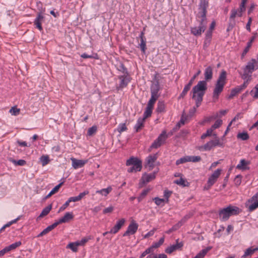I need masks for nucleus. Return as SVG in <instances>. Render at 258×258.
Listing matches in <instances>:
<instances>
[{"label":"nucleus","instance_id":"1","mask_svg":"<svg viewBox=\"0 0 258 258\" xmlns=\"http://www.w3.org/2000/svg\"><path fill=\"white\" fill-rule=\"evenodd\" d=\"M209 6V3L206 0H200L199 5V12L197 15V18L201 19L199 27L191 28V33L195 36H200L202 32H204L206 28L207 25V9Z\"/></svg>","mask_w":258,"mask_h":258},{"label":"nucleus","instance_id":"2","mask_svg":"<svg viewBox=\"0 0 258 258\" xmlns=\"http://www.w3.org/2000/svg\"><path fill=\"white\" fill-rule=\"evenodd\" d=\"M207 89V84L206 81H200L192 89V98L196 101V107H199L203 101V96Z\"/></svg>","mask_w":258,"mask_h":258},{"label":"nucleus","instance_id":"3","mask_svg":"<svg viewBox=\"0 0 258 258\" xmlns=\"http://www.w3.org/2000/svg\"><path fill=\"white\" fill-rule=\"evenodd\" d=\"M226 72L222 70L216 82L215 88L213 91V97L218 99L220 94L222 92L224 86L226 84Z\"/></svg>","mask_w":258,"mask_h":258},{"label":"nucleus","instance_id":"4","mask_svg":"<svg viewBox=\"0 0 258 258\" xmlns=\"http://www.w3.org/2000/svg\"><path fill=\"white\" fill-rule=\"evenodd\" d=\"M241 210L237 207L230 205L223 208L219 211V217L222 221H226L229 218L233 215L240 213Z\"/></svg>","mask_w":258,"mask_h":258},{"label":"nucleus","instance_id":"5","mask_svg":"<svg viewBox=\"0 0 258 258\" xmlns=\"http://www.w3.org/2000/svg\"><path fill=\"white\" fill-rule=\"evenodd\" d=\"M168 138V135H166L165 131H163L162 133L158 136L151 145L150 148L157 149L160 147L161 145Z\"/></svg>","mask_w":258,"mask_h":258},{"label":"nucleus","instance_id":"6","mask_svg":"<svg viewBox=\"0 0 258 258\" xmlns=\"http://www.w3.org/2000/svg\"><path fill=\"white\" fill-rule=\"evenodd\" d=\"M127 166L135 167L136 171H141L142 168V161L136 157H132L126 161Z\"/></svg>","mask_w":258,"mask_h":258},{"label":"nucleus","instance_id":"7","mask_svg":"<svg viewBox=\"0 0 258 258\" xmlns=\"http://www.w3.org/2000/svg\"><path fill=\"white\" fill-rule=\"evenodd\" d=\"M158 153L150 155L146 159L145 167L151 170L155 167L154 163L158 158Z\"/></svg>","mask_w":258,"mask_h":258},{"label":"nucleus","instance_id":"8","mask_svg":"<svg viewBox=\"0 0 258 258\" xmlns=\"http://www.w3.org/2000/svg\"><path fill=\"white\" fill-rule=\"evenodd\" d=\"M158 172H154L153 173L147 174L145 173L143 175L141 181L140 182V187H142L143 184H145L150 181L152 180L153 179H155L156 177V174Z\"/></svg>","mask_w":258,"mask_h":258},{"label":"nucleus","instance_id":"9","mask_svg":"<svg viewBox=\"0 0 258 258\" xmlns=\"http://www.w3.org/2000/svg\"><path fill=\"white\" fill-rule=\"evenodd\" d=\"M255 70H256V59L252 58L243 68V72H245V75H247V73L252 74V72Z\"/></svg>","mask_w":258,"mask_h":258},{"label":"nucleus","instance_id":"10","mask_svg":"<svg viewBox=\"0 0 258 258\" xmlns=\"http://www.w3.org/2000/svg\"><path fill=\"white\" fill-rule=\"evenodd\" d=\"M44 21V17L42 15V9H39V12L37 13L36 18L34 20V24L40 31L43 30L41 24Z\"/></svg>","mask_w":258,"mask_h":258},{"label":"nucleus","instance_id":"11","mask_svg":"<svg viewBox=\"0 0 258 258\" xmlns=\"http://www.w3.org/2000/svg\"><path fill=\"white\" fill-rule=\"evenodd\" d=\"M139 225L135 221H132L128 225L126 231L123 234V236L134 234L137 231Z\"/></svg>","mask_w":258,"mask_h":258},{"label":"nucleus","instance_id":"12","mask_svg":"<svg viewBox=\"0 0 258 258\" xmlns=\"http://www.w3.org/2000/svg\"><path fill=\"white\" fill-rule=\"evenodd\" d=\"M222 170L217 169L209 177L208 181L209 186H212L217 181V179L221 173Z\"/></svg>","mask_w":258,"mask_h":258},{"label":"nucleus","instance_id":"13","mask_svg":"<svg viewBox=\"0 0 258 258\" xmlns=\"http://www.w3.org/2000/svg\"><path fill=\"white\" fill-rule=\"evenodd\" d=\"M178 241L179 239H178L176 240V243L175 244H173L170 246L167 247L165 249V252L167 253L170 254L175 250L181 249L183 246V243L182 242H179Z\"/></svg>","mask_w":258,"mask_h":258},{"label":"nucleus","instance_id":"14","mask_svg":"<svg viewBox=\"0 0 258 258\" xmlns=\"http://www.w3.org/2000/svg\"><path fill=\"white\" fill-rule=\"evenodd\" d=\"M125 221V220L123 218L119 220L114 227L110 230L109 233L113 234L116 233L124 225Z\"/></svg>","mask_w":258,"mask_h":258},{"label":"nucleus","instance_id":"15","mask_svg":"<svg viewBox=\"0 0 258 258\" xmlns=\"http://www.w3.org/2000/svg\"><path fill=\"white\" fill-rule=\"evenodd\" d=\"M72 161V166L75 169L81 168L87 162V160H77L75 158L71 159Z\"/></svg>","mask_w":258,"mask_h":258},{"label":"nucleus","instance_id":"16","mask_svg":"<svg viewBox=\"0 0 258 258\" xmlns=\"http://www.w3.org/2000/svg\"><path fill=\"white\" fill-rule=\"evenodd\" d=\"M256 33H255L254 35L252 37H251L249 41L247 43L246 46L244 48V49L243 50V51L241 54V59H243L244 57V56H245V55L246 54V53L248 52L251 46L252 43L253 42V41L254 40V39L256 38Z\"/></svg>","mask_w":258,"mask_h":258},{"label":"nucleus","instance_id":"17","mask_svg":"<svg viewBox=\"0 0 258 258\" xmlns=\"http://www.w3.org/2000/svg\"><path fill=\"white\" fill-rule=\"evenodd\" d=\"M159 89L160 87L158 82L152 84L151 86V97L158 98L159 95L158 93Z\"/></svg>","mask_w":258,"mask_h":258},{"label":"nucleus","instance_id":"18","mask_svg":"<svg viewBox=\"0 0 258 258\" xmlns=\"http://www.w3.org/2000/svg\"><path fill=\"white\" fill-rule=\"evenodd\" d=\"M118 78L120 80L119 87L121 88L126 87L130 81V77H128V75H127L120 76Z\"/></svg>","mask_w":258,"mask_h":258},{"label":"nucleus","instance_id":"19","mask_svg":"<svg viewBox=\"0 0 258 258\" xmlns=\"http://www.w3.org/2000/svg\"><path fill=\"white\" fill-rule=\"evenodd\" d=\"M204 76L206 82L211 80L213 78V69L211 66L208 67L205 70Z\"/></svg>","mask_w":258,"mask_h":258},{"label":"nucleus","instance_id":"20","mask_svg":"<svg viewBox=\"0 0 258 258\" xmlns=\"http://www.w3.org/2000/svg\"><path fill=\"white\" fill-rule=\"evenodd\" d=\"M249 164V162L246 161L245 159H241L239 163L236 166V168L242 170L249 169V167L247 165Z\"/></svg>","mask_w":258,"mask_h":258},{"label":"nucleus","instance_id":"21","mask_svg":"<svg viewBox=\"0 0 258 258\" xmlns=\"http://www.w3.org/2000/svg\"><path fill=\"white\" fill-rule=\"evenodd\" d=\"M144 118L141 117L138 118L137 122L134 127L136 132H139V131L144 126Z\"/></svg>","mask_w":258,"mask_h":258},{"label":"nucleus","instance_id":"22","mask_svg":"<svg viewBox=\"0 0 258 258\" xmlns=\"http://www.w3.org/2000/svg\"><path fill=\"white\" fill-rule=\"evenodd\" d=\"M52 208L51 205H49L46 207L45 208H44L39 215V216L37 217V220H38L40 218L43 217L45 216H46L48 214V213L50 212L51 209Z\"/></svg>","mask_w":258,"mask_h":258},{"label":"nucleus","instance_id":"23","mask_svg":"<svg viewBox=\"0 0 258 258\" xmlns=\"http://www.w3.org/2000/svg\"><path fill=\"white\" fill-rule=\"evenodd\" d=\"M74 218V216L72 213L67 212L66 213L64 216L61 218L59 219L61 223H66L69 222L70 220L73 219Z\"/></svg>","mask_w":258,"mask_h":258},{"label":"nucleus","instance_id":"24","mask_svg":"<svg viewBox=\"0 0 258 258\" xmlns=\"http://www.w3.org/2000/svg\"><path fill=\"white\" fill-rule=\"evenodd\" d=\"M258 251V247L253 248V247H250L246 249L244 254L242 256V258H245L248 255H251L255 251Z\"/></svg>","mask_w":258,"mask_h":258},{"label":"nucleus","instance_id":"25","mask_svg":"<svg viewBox=\"0 0 258 258\" xmlns=\"http://www.w3.org/2000/svg\"><path fill=\"white\" fill-rule=\"evenodd\" d=\"M112 190L111 186H108L106 188H103L100 190H98L96 191V194H99L103 196H107Z\"/></svg>","mask_w":258,"mask_h":258},{"label":"nucleus","instance_id":"26","mask_svg":"<svg viewBox=\"0 0 258 258\" xmlns=\"http://www.w3.org/2000/svg\"><path fill=\"white\" fill-rule=\"evenodd\" d=\"M212 249L211 246H208L207 248L202 249L193 258H204L207 252Z\"/></svg>","mask_w":258,"mask_h":258},{"label":"nucleus","instance_id":"27","mask_svg":"<svg viewBox=\"0 0 258 258\" xmlns=\"http://www.w3.org/2000/svg\"><path fill=\"white\" fill-rule=\"evenodd\" d=\"M246 206H248V210L249 212H252L258 208V201H254L252 203L246 202Z\"/></svg>","mask_w":258,"mask_h":258},{"label":"nucleus","instance_id":"28","mask_svg":"<svg viewBox=\"0 0 258 258\" xmlns=\"http://www.w3.org/2000/svg\"><path fill=\"white\" fill-rule=\"evenodd\" d=\"M116 68L117 69L124 74L123 75H128V73L127 70V69L125 67L124 65L121 62H119L116 64Z\"/></svg>","mask_w":258,"mask_h":258},{"label":"nucleus","instance_id":"29","mask_svg":"<svg viewBox=\"0 0 258 258\" xmlns=\"http://www.w3.org/2000/svg\"><path fill=\"white\" fill-rule=\"evenodd\" d=\"M141 42L139 44V47L141 49V50L143 53H145L146 50L147 49L146 47V38H140Z\"/></svg>","mask_w":258,"mask_h":258},{"label":"nucleus","instance_id":"30","mask_svg":"<svg viewBox=\"0 0 258 258\" xmlns=\"http://www.w3.org/2000/svg\"><path fill=\"white\" fill-rule=\"evenodd\" d=\"M63 184V182H61L60 183H59L58 185L55 186L51 191L46 196V199L49 198L51 197L52 195L54 194L55 193L57 192L59 189V188L61 186V185Z\"/></svg>","mask_w":258,"mask_h":258},{"label":"nucleus","instance_id":"31","mask_svg":"<svg viewBox=\"0 0 258 258\" xmlns=\"http://www.w3.org/2000/svg\"><path fill=\"white\" fill-rule=\"evenodd\" d=\"M241 91V90L240 88L238 86H237L231 90L230 94L228 96V99H232L233 97L236 95L238 93H240Z\"/></svg>","mask_w":258,"mask_h":258},{"label":"nucleus","instance_id":"32","mask_svg":"<svg viewBox=\"0 0 258 258\" xmlns=\"http://www.w3.org/2000/svg\"><path fill=\"white\" fill-rule=\"evenodd\" d=\"M191 85H190L189 84H187L185 86V87L183 88V90L179 96L178 99H180L181 98H183L187 94V92L190 89Z\"/></svg>","mask_w":258,"mask_h":258},{"label":"nucleus","instance_id":"33","mask_svg":"<svg viewBox=\"0 0 258 258\" xmlns=\"http://www.w3.org/2000/svg\"><path fill=\"white\" fill-rule=\"evenodd\" d=\"M247 0H242L241 4L240 5V7L239 9V12L238 14V16L241 17L242 15V13L245 10V4L246 3Z\"/></svg>","mask_w":258,"mask_h":258},{"label":"nucleus","instance_id":"34","mask_svg":"<svg viewBox=\"0 0 258 258\" xmlns=\"http://www.w3.org/2000/svg\"><path fill=\"white\" fill-rule=\"evenodd\" d=\"M237 139L242 141H245L249 139V137L247 132L239 133L237 135Z\"/></svg>","mask_w":258,"mask_h":258},{"label":"nucleus","instance_id":"35","mask_svg":"<svg viewBox=\"0 0 258 258\" xmlns=\"http://www.w3.org/2000/svg\"><path fill=\"white\" fill-rule=\"evenodd\" d=\"M153 200L157 206H161L162 207L164 206L165 203H166L165 200L164 199H160L158 197H155L153 198Z\"/></svg>","mask_w":258,"mask_h":258},{"label":"nucleus","instance_id":"36","mask_svg":"<svg viewBox=\"0 0 258 258\" xmlns=\"http://www.w3.org/2000/svg\"><path fill=\"white\" fill-rule=\"evenodd\" d=\"M213 136L215 137L216 139L214 140H212L213 142L214 147L216 146L223 147L224 143L222 141H220L217 137V135L215 134H213Z\"/></svg>","mask_w":258,"mask_h":258},{"label":"nucleus","instance_id":"37","mask_svg":"<svg viewBox=\"0 0 258 258\" xmlns=\"http://www.w3.org/2000/svg\"><path fill=\"white\" fill-rule=\"evenodd\" d=\"M22 244V243L21 241H17L14 243H12V244L6 247L8 251H10L11 250L15 249L17 247H19Z\"/></svg>","mask_w":258,"mask_h":258},{"label":"nucleus","instance_id":"38","mask_svg":"<svg viewBox=\"0 0 258 258\" xmlns=\"http://www.w3.org/2000/svg\"><path fill=\"white\" fill-rule=\"evenodd\" d=\"M78 244L77 242L70 243L67 246V248H70L73 252H77L78 251Z\"/></svg>","mask_w":258,"mask_h":258},{"label":"nucleus","instance_id":"39","mask_svg":"<svg viewBox=\"0 0 258 258\" xmlns=\"http://www.w3.org/2000/svg\"><path fill=\"white\" fill-rule=\"evenodd\" d=\"M165 110V104L163 102L159 101L156 110L158 112H162Z\"/></svg>","mask_w":258,"mask_h":258},{"label":"nucleus","instance_id":"40","mask_svg":"<svg viewBox=\"0 0 258 258\" xmlns=\"http://www.w3.org/2000/svg\"><path fill=\"white\" fill-rule=\"evenodd\" d=\"M149 191L150 189H145L142 191L139 197L138 198L139 202H141L147 196Z\"/></svg>","mask_w":258,"mask_h":258},{"label":"nucleus","instance_id":"41","mask_svg":"<svg viewBox=\"0 0 258 258\" xmlns=\"http://www.w3.org/2000/svg\"><path fill=\"white\" fill-rule=\"evenodd\" d=\"M152 108L147 107L146 108V110L144 113V117H143V118H144V119L145 120L147 118L150 116L152 113Z\"/></svg>","mask_w":258,"mask_h":258},{"label":"nucleus","instance_id":"42","mask_svg":"<svg viewBox=\"0 0 258 258\" xmlns=\"http://www.w3.org/2000/svg\"><path fill=\"white\" fill-rule=\"evenodd\" d=\"M213 142L212 140H211L210 141L207 143L204 146L203 148L206 151H210L211 149H212L213 147Z\"/></svg>","mask_w":258,"mask_h":258},{"label":"nucleus","instance_id":"43","mask_svg":"<svg viewBox=\"0 0 258 258\" xmlns=\"http://www.w3.org/2000/svg\"><path fill=\"white\" fill-rule=\"evenodd\" d=\"M157 99L158 98H155V97H151L150 99L149 100V101L148 102L147 107L153 109L154 105L156 101L157 100Z\"/></svg>","mask_w":258,"mask_h":258},{"label":"nucleus","instance_id":"44","mask_svg":"<svg viewBox=\"0 0 258 258\" xmlns=\"http://www.w3.org/2000/svg\"><path fill=\"white\" fill-rule=\"evenodd\" d=\"M40 161L42 166L47 165L49 162V159L48 156H42L40 157Z\"/></svg>","mask_w":258,"mask_h":258},{"label":"nucleus","instance_id":"45","mask_svg":"<svg viewBox=\"0 0 258 258\" xmlns=\"http://www.w3.org/2000/svg\"><path fill=\"white\" fill-rule=\"evenodd\" d=\"M188 162H197L201 160L200 156H188Z\"/></svg>","mask_w":258,"mask_h":258},{"label":"nucleus","instance_id":"46","mask_svg":"<svg viewBox=\"0 0 258 258\" xmlns=\"http://www.w3.org/2000/svg\"><path fill=\"white\" fill-rule=\"evenodd\" d=\"M127 129V128L126 126L125 123H120L118 125L117 130L118 132H119V133H121L122 132L126 131Z\"/></svg>","mask_w":258,"mask_h":258},{"label":"nucleus","instance_id":"47","mask_svg":"<svg viewBox=\"0 0 258 258\" xmlns=\"http://www.w3.org/2000/svg\"><path fill=\"white\" fill-rule=\"evenodd\" d=\"M186 162H188V156L183 157L177 160L176 161V164L178 165L180 164H183Z\"/></svg>","mask_w":258,"mask_h":258},{"label":"nucleus","instance_id":"48","mask_svg":"<svg viewBox=\"0 0 258 258\" xmlns=\"http://www.w3.org/2000/svg\"><path fill=\"white\" fill-rule=\"evenodd\" d=\"M185 182H187L185 179L182 177L180 178V179H179L174 181L175 183L182 185L183 187L186 186V185L185 184Z\"/></svg>","mask_w":258,"mask_h":258},{"label":"nucleus","instance_id":"49","mask_svg":"<svg viewBox=\"0 0 258 258\" xmlns=\"http://www.w3.org/2000/svg\"><path fill=\"white\" fill-rule=\"evenodd\" d=\"M97 129L96 126L95 125L90 127L87 132L88 135L90 136L93 135L96 132Z\"/></svg>","mask_w":258,"mask_h":258},{"label":"nucleus","instance_id":"50","mask_svg":"<svg viewBox=\"0 0 258 258\" xmlns=\"http://www.w3.org/2000/svg\"><path fill=\"white\" fill-rule=\"evenodd\" d=\"M12 162L16 165L19 166H23L26 164V162L25 160L23 159H20L18 161L15 160H13Z\"/></svg>","mask_w":258,"mask_h":258},{"label":"nucleus","instance_id":"51","mask_svg":"<svg viewBox=\"0 0 258 258\" xmlns=\"http://www.w3.org/2000/svg\"><path fill=\"white\" fill-rule=\"evenodd\" d=\"M222 123V120L221 119L217 120L214 124L212 125L211 128L213 129V131L216 128H218Z\"/></svg>","mask_w":258,"mask_h":258},{"label":"nucleus","instance_id":"52","mask_svg":"<svg viewBox=\"0 0 258 258\" xmlns=\"http://www.w3.org/2000/svg\"><path fill=\"white\" fill-rule=\"evenodd\" d=\"M181 225H180V223H179L178 222L175 225H174L171 228H170V229H169L167 232L166 233H168V234H169L171 232H172V231H175L176 230H177L179 228H180L181 227Z\"/></svg>","mask_w":258,"mask_h":258},{"label":"nucleus","instance_id":"53","mask_svg":"<svg viewBox=\"0 0 258 258\" xmlns=\"http://www.w3.org/2000/svg\"><path fill=\"white\" fill-rule=\"evenodd\" d=\"M231 15H230V21L231 20H233L234 19L235 17L236 16V15L238 16V12H239V10H237L235 9H233L231 10Z\"/></svg>","mask_w":258,"mask_h":258},{"label":"nucleus","instance_id":"54","mask_svg":"<svg viewBox=\"0 0 258 258\" xmlns=\"http://www.w3.org/2000/svg\"><path fill=\"white\" fill-rule=\"evenodd\" d=\"M242 176L241 175H237L234 178V183L236 186H238L241 184Z\"/></svg>","mask_w":258,"mask_h":258},{"label":"nucleus","instance_id":"55","mask_svg":"<svg viewBox=\"0 0 258 258\" xmlns=\"http://www.w3.org/2000/svg\"><path fill=\"white\" fill-rule=\"evenodd\" d=\"M153 250L150 247L146 249L140 255V258H143L147 254L153 252Z\"/></svg>","mask_w":258,"mask_h":258},{"label":"nucleus","instance_id":"56","mask_svg":"<svg viewBox=\"0 0 258 258\" xmlns=\"http://www.w3.org/2000/svg\"><path fill=\"white\" fill-rule=\"evenodd\" d=\"M213 132V129L212 128H209L207 130L206 133L203 134L201 136V139H204L207 138V137L211 136Z\"/></svg>","mask_w":258,"mask_h":258},{"label":"nucleus","instance_id":"57","mask_svg":"<svg viewBox=\"0 0 258 258\" xmlns=\"http://www.w3.org/2000/svg\"><path fill=\"white\" fill-rule=\"evenodd\" d=\"M20 111V109H18L16 107H13L10 109V112H11L12 115H17L19 113Z\"/></svg>","mask_w":258,"mask_h":258},{"label":"nucleus","instance_id":"58","mask_svg":"<svg viewBox=\"0 0 258 258\" xmlns=\"http://www.w3.org/2000/svg\"><path fill=\"white\" fill-rule=\"evenodd\" d=\"M191 215L190 214H187L185 215L181 220L178 222L179 223H180L181 226H182L189 218H190Z\"/></svg>","mask_w":258,"mask_h":258},{"label":"nucleus","instance_id":"59","mask_svg":"<svg viewBox=\"0 0 258 258\" xmlns=\"http://www.w3.org/2000/svg\"><path fill=\"white\" fill-rule=\"evenodd\" d=\"M254 89L255 90V92L253 94V90H251L250 91V94L253 95V97L255 99L258 98V84L255 86Z\"/></svg>","mask_w":258,"mask_h":258},{"label":"nucleus","instance_id":"60","mask_svg":"<svg viewBox=\"0 0 258 258\" xmlns=\"http://www.w3.org/2000/svg\"><path fill=\"white\" fill-rule=\"evenodd\" d=\"M20 219V216H19L18 218H17L16 219L13 220H12L11 221H10L9 222H8V223H7L6 224H5V225H4L5 228H6L7 227H10L11 225H12L14 223H16L19 219Z\"/></svg>","mask_w":258,"mask_h":258},{"label":"nucleus","instance_id":"61","mask_svg":"<svg viewBox=\"0 0 258 258\" xmlns=\"http://www.w3.org/2000/svg\"><path fill=\"white\" fill-rule=\"evenodd\" d=\"M254 201H258V192L249 199L247 203H252Z\"/></svg>","mask_w":258,"mask_h":258},{"label":"nucleus","instance_id":"62","mask_svg":"<svg viewBox=\"0 0 258 258\" xmlns=\"http://www.w3.org/2000/svg\"><path fill=\"white\" fill-rule=\"evenodd\" d=\"M172 192L170 191L165 190L164 192V196L165 198V202L167 203L169 201V198L170 197Z\"/></svg>","mask_w":258,"mask_h":258},{"label":"nucleus","instance_id":"63","mask_svg":"<svg viewBox=\"0 0 258 258\" xmlns=\"http://www.w3.org/2000/svg\"><path fill=\"white\" fill-rule=\"evenodd\" d=\"M156 231V229L153 228L152 230H150L149 232H148L146 234L144 235V238H147L151 236H153Z\"/></svg>","mask_w":258,"mask_h":258},{"label":"nucleus","instance_id":"64","mask_svg":"<svg viewBox=\"0 0 258 258\" xmlns=\"http://www.w3.org/2000/svg\"><path fill=\"white\" fill-rule=\"evenodd\" d=\"M113 207L112 206H110L104 209L103 213V214H107L111 213L113 210Z\"/></svg>","mask_w":258,"mask_h":258}]
</instances>
